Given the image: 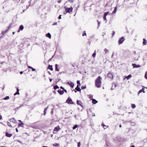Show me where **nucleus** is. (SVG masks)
<instances>
[{"instance_id": "nucleus-1", "label": "nucleus", "mask_w": 147, "mask_h": 147, "mask_svg": "<svg viewBox=\"0 0 147 147\" xmlns=\"http://www.w3.org/2000/svg\"><path fill=\"white\" fill-rule=\"evenodd\" d=\"M101 80L102 78L100 76H98L95 82V85L97 87H100L102 83Z\"/></svg>"}, {"instance_id": "nucleus-2", "label": "nucleus", "mask_w": 147, "mask_h": 147, "mask_svg": "<svg viewBox=\"0 0 147 147\" xmlns=\"http://www.w3.org/2000/svg\"><path fill=\"white\" fill-rule=\"evenodd\" d=\"M107 78L109 80H111L113 79V75L111 73H109L107 75Z\"/></svg>"}, {"instance_id": "nucleus-3", "label": "nucleus", "mask_w": 147, "mask_h": 147, "mask_svg": "<svg viewBox=\"0 0 147 147\" xmlns=\"http://www.w3.org/2000/svg\"><path fill=\"white\" fill-rule=\"evenodd\" d=\"M65 10L67 12L70 13L73 10V8L71 7L70 8L66 7H65Z\"/></svg>"}, {"instance_id": "nucleus-4", "label": "nucleus", "mask_w": 147, "mask_h": 147, "mask_svg": "<svg viewBox=\"0 0 147 147\" xmlns=\"http://www.w3.org/2000/svg\"><path fill=\"white\" fill-rule=\"evenodd\" d=\"M66 102L68 104H73L74 102H73L72 100L70 97H68L67 100H66Z\"/></svg>"}, {"instance_id": "nucleus-5", "label": "nucleus", "mask_w": 147, "mask_h": 147, "mask_svg": "<svg viewBox=\"0 0 147 147\" xmlns=\"http://www.w3.org/2000/svg\"><path fill=\"white\" fill-rule=\"evenodd\" d=\"M125 40V39L124 38L123 36L120 38L119 39L118 42L119 44L120 45Z\"/></svg>"}, {"instance_id": "nucleus-6", "label": "nucleus", "mask_w": 147, "mask_h": 147, "mask_svg": "<svg viewBox=\"0 0 147 147\" xmlns=\"http://www.w3.org/2000/svg\"><path fill=\"white\" fill-rule=\"evenodd\" d=\"M8 31L7 30L3 31L0 34V35H1V36L0 37V38H2L4 35H5L6 34V33Z\"/></svg>"}, {"instance_id": "nucleus-7", "label": "nucleus", "mask_w": 147, "mask_h": 147, "mask_svg": "<svg viewBox=\"0 0 147 147\" xmlns=\"http://www.w3.org/2000/svg\"><path fill=\"white\" fill-rule=\"evenodd\" d=\"M60 127L59 126H58L56 127H55L54 130H53V131H57L59 130L60 129ZM53 134H55V133H54V132H53Z\"/></svg>"}, {"instance_id": "nucleus-8", "label": "nucleus", "mask_w": 147, "mask_h": 147, "mask_svg": "<svg viewBox=\"0 0 147 147\" xmlns=\"http://www.w3.org/2000/svg\"><path fill=\"white\" fill-rule=\"evenodd\" d=\"M24 27L22 25H20V26L19 29H18V31H17L18 32H19L20 31V30H23V29H24Z\"/></svg>"}, {"instance_id": "nucleus-9", "label": "nucleus", "mask_w": 147, "mask_h": 147, "mask_svg": "<svg viewBox=\"0 0 147 147\" xmlns=\"http://www.w3.org/2000/svg\"><path fill=\"white\" fill-rule=\"evenodd\" d=\"M59 65L56 64L55 65V69L56 71H59Z\"/></svg>"}, {"instance_id": "nucleus-10", "label": "nucleus", "mask_w": 147, "mask_h": 147, "mask_svg": "<svg viewBox=\"0 0 147 147\" xmlns=\"http://www.w3.org/2000/svg\"><path fill=\"white\" fill-rule=\"evenodd\" d=\"M9 121L11 122L15 123L16 122V120L14 118H12L10 119Z\"/></svg>"}, {"instance_id": "nucleus-11", "label": "nucleus", "mask_w": 147, "mask_h": 147, "mask_svg": "<svg viewBox=\"0 0 147 147\" xmlns=\"http://www.w3.org/2000/svg\"><path fill=\"white\" fill-rule=\"evenodd\" d=\"M132 65L134 68H138L140 67L139 65H137L136 64H133Z\"/></svg>"}, {"instance_id": "nucleus-12", "label": "nucleus", "mask_w": 147, "mask_h": 147, "mask_svg": "<svg viewBox=\"0 0 147 147\" xmlns=\"http://www.w3.org/2000/svg\"><path fill=\"white\" fill-rule=\"evenodd\" d=\"M5 135L7 137H10L12 135V134H9L8 132H6L5 134Z\"/></svg>"}, {"instance_id": "nucleus-13", "label": "nucleus", "mask_w": 147, "mask_h": 147, "mask_svg": "<svg viewBox=\"0 0 147 147\" xmlns=\"http://www.w3.org/2000/svg\"><path fill=\"white\" fill-rule=\"evenodd\" d=\"M147 42L146 40L144 39H143V44L144 45H146L147 44Z\"/></svg>"}, {"instance_id": "nucleus-14", "label": "nucleus", "mask_w": 147, "mask_h": 147, "mask_svg": "<svg viewBox=\"0 0 147 147\" xmlns=\"http://www.w3.org/2000/svg\"><path fill=\"white\" fill-rule=\"evenodd\" d=\"M48 68L49 69H50L51 71L53 70V69L52 67V65H49L48 66Z\"/></svg>"}, {"instance_id": "nucleus-15", "label": "nucleus", "mask_w": 147, "mask_h": 147, "mask_svg": "<svg viewBox=\"0 0 147 147\" xmlns=\"http://www.w3.org/2000/svg\"><path fill=\"white\" fill-rule=\"evenodd\" d=\"M79 85H78L77 87L75 89L77 90V91H80L81 90V89L79 87Z\"/></svg>"}, {"instance_id": "nucleus-16", "label": "nucleus", "mask_w": 147, "mask_h": 147, "mask_svg": "<svg viewBox=\"0 0 147 147\" xmlns=\"http://www.w3.org/2000/svg\"><path fill=\"white\" fill-rule=\"evenodd\" d=\"M24 126V123L22 122H20V123H19L18 124V126L19 127H23Z\"/></svg>"}, {"instance_id": "nucleus-17", "label": "nucleus", "mask_w": 147, "mask_h": 147, "mask_svg": "<svg viewBox=\"0 0 147 147\" xmlns=\"http://www.w3.org/2000/svg\"><path fill=\"white\" fill-rule=\"evenodd\" d=\"M46 37H49L50 39L51 38V35L49 33H48L46 34Z\"/></svg>"}, {"instance_id": "nucleus-18", "label": "nucleus", "mask_w": 147, "mask_h": 147, "mask_svg": "<svg viewBox=\"0 0 147 147\" xmlns=\"http://www.w3.org/2000/svg\"><path fill=\"white\" fill-rule=\"evenodd\" d=\"M67 83L69 85V86L71 87H73L74 86V84L71 82H67Z\"/></svg>"}, {"instance_id": "nucleus-19", "label": "nucleus", "mask_w": 147, "mask_h": 147, "mask_svg": "<svg viewBox=\"0 0 147 147\" xmlns=\"http://www.w3.org/2000/svg\"><path fill=\"white\" fill-rule=\"evenodd\" d=\"M102 125L103 126L104 129L107 128L108 126L105 125L103 123H102Z\"/></svg>"}, {"instance_id": "nucleus-20", "label": "nucleus", "mask_w": 147, "mask_h": 147, "mask_svg": "<svg viewBox=\"0 0 147 147\" xmlns=\"http://www.w3.org/2000/svg\"><path fill=\"white\" fill-rule=\"evenodd\" d=\"M98 102V101H96V100L93 99L92 100V102L93 104H95Z\"/></svg>"}, {"instance_id": "nucleus-21", "label": "nucleus", "mask_w": 147, "mask_h": 147, "mask_svg": "<svg viewBox=\"0 0 147 147\" xmlns=\"http://www.w3.org/2000/svg\"><path fill=\"white\" fill-rule=\"evenodd\" d=\"M12 25V24L11 23L9 24L8 27L7 29V30L8 31L11 28Z\"/></svg>"}, {"instance_id": "nucleus-22", "label": "nucleus", "mask_w": 147, "mask_h": 147, "mask_svg": "<svg viewBox=\"0 0 147 147\" xmlns=\"http://www.w3.org/2000/svg\"><path fill=\"white\" fill-rule=\"evenodd\" d=\"M117 7H115L113 11V12H112L114 14V13H116V12L117 11Z\"/></svg>"}, {"instance_id": "nucleus-23", "label": "nucleus", "mask_w": 147, "mask_h": 147, "mask_svg": "<svg viewBox=\"0 0 147 147\" xmlns=\"http://www.w3.org/2000/svg\"><path fill=\"white\" fill-rule=\"evenodd\" d=\"M77 103L78 105L81 106V104H82V103L81 101L78 100L77 102Z\"/></svg>"}, {"instance_id": "nucleus-24", "label": "nucleus", "mask_w": 147, "mask_h": 147, "mask_svg": "<svg viewBox=\"0 0 147 147\" xmlns=\"http://www.w3.org/2000/svg\"><path fill=\"white\" fill-rule=\"evenodd\" d=\"M48 107H47L46 108H45L44 110V115H45L46 114V111H47V108Z\"/></svg>"}, {"instance_id": "nucleus-25", "label": "nucleus", "mask_w": 147, "mask_h": 147, "mask_svg": "<svg viewBox=\"0 0 147 147\" xmlns=\"http://www.w3.org/2000/svg\"><path fill=\"white\" fill-rule=\"evenodd\" d=\"M59 145V144L55 143L53 144V145L54 146H58Z\"/></svg>"}, {"instance_id": "nucleus-26", "label": "nucleus", "mask_w": 147, "mask_h": 147, "mask_svg": "<svg viewBox=\"0 0 147 147\" xmlns=\"http://www.w3.org/2000/svg\"><path fill=\"white\" fill-rule=\"evenodd\" d=\"M131 77V76L129 74L128 76L126 77V78L127 79V80H128L129 78H130Z\"/></svg>"}, {"instance_id": "nucleus-27", "label": "nucleus", "mask_w": 147, "mask_h": 147, "mask_svg": "<svg viewBox=\"0 0 147 147\" xmlns=\"http://www.w3.org/2000/svg\"><path fill=\"white\" fill-rule=\"evenodd\" d=\"M53 88H54V90H55V89H56L57 88H59V87L55 85V86H54Z\"/></svg>"}, {"instance_id": "nucleus-28", "label": "nucleus", "mask_w": 147, "mask_h": 147, "mask_svg": "<svg viewBox=\"0 0 147 147\" xmlns=\"http://www.w3.org/2000/svg\"><path fill=\"white\" fill-rule=\"evenodd\" d=\"M131 107L133 109H134L136 108V106L134 104H132Z\"/></svg>"}, {"instance_id": "nucleus-29", "label": "nucleus", "mask_w": 147, "mask_h": 147, "mask_svg": "<svg viewBox=\"0 0 147 147\" xmlns=\"http://www.w3.org/2000/svg\"><path fill=\"white\" fill-rule=\"evenodd\" d=\"M145 89H147V88H146L144 87H143L142 89V91H143L142 92H145L144 90Z\"/></svg>"}, {"instance_id": "nucleus-30", "label": "nucleus", "mask_w": 147, "mask_h": 147, "mask_svg": "<svg viewBox=\"0 0 147 147\" xmlns=\"http://www.w3.org/2000/svg\"><path fill=\"white\" fill-rule=\"evenodd\" d=\"M104 51L105 52V54L109 52V50L106 49H104Z\"/></svg>"}, {"instance_id": "nucleus-31", "label": "nucleus", "mask_w": 147, "mask_h": 147, "mask_svg": "<svg viewBox=\"0 0 147 147\" xmlns=\"http://www.w3.org/2000/svg\"><path fill=\"white\" fill-rule=\"evenodd\" d=\"M9 96H6L3 98L4 100H6L9 99Z\"/></svg>"}, {"instance_id": "nucleus-32", "label": "nucleus", "mask_w": 147, "mask_h": 147, "mask_svg": "<svg viewBox=\"0 0 147 147\" xmlns=\"http://www.w3.org/2000/svg\"><path fill=\"white\" fill-rule=\"evenodd\" d=\"M96 55V51H95L94 53L92 54V57H95Z\"/></svg>"}, {"instance_id": "nucleus-33", "label": "nucleus", "mask_w": 147, "mask_h": 147, "mask_svg": "<svg viewBox=\"0 0 147 147\" xmlns=\"http://www.w3.org/2000/svg\"><path fill=\"white\" fill-rule=\"evenodd\" d=\"M78 127V126L77 125H75L73 127V129H76Z\"/></svg>"}, {"instance_id": "nucleus-34", "label": "nucleus", "mask_w": 147, "mask_h": 147, "mask_svg": "<svg viewBox=\"0 0 147 147\" xmlns=\"http://www.w3.org/2000/svg\"><path fill=\"white\" fill-rule=\"evenodd\" d=\"M86 35V31H84L83 32V33H82V36H84Z\"/></svg>"}, {"instance_id": "nucleus-35", "label": "nucleus", "mask_w": 147, "mask_h": 147, "mask_svg": "<svg viewBox=\"0 0 147 147\" xmlns=\"http://www.w3.org/2000/svg\"><path fill=\"white\" fill-rule=\"evenodd\" d=\"M7 125L8 126H10L11 127H12L10 123L9 122H7Z\"/></svg>"}, {"instance_id": "nucleus-36", "label": "nucleus", "mask_w": 147, "mask_h": 147, "mask_svg": "<svg viewBox=\"0 0 147 147\" xmlns=\"http://www.w3.org/2000/svg\"><path fill=\"white\" fill-rule=\"evenodd\" d=\"M145 78L147 80V71L146 72L144 76Z\"/></svg>"}, {"instance_id": "nucleus-37", "label": "nucleus", "mask_w": 147, "mask_h": 147, "mask_svg": "<svg viewBox=\"0 0 147 147\" xmlns=\"http://www.w3.org/2000/svg\"><path fill=\"white\" fill-rule=\"evenodd\" d=\"M86 87L85 86H82L81 88V89H84L85 88H86Z\"/></svg>"}, {"instance_id": "nucleus-38", "label": "nucleus", "mask_w": 147, "mask_h": 147, "mask_svg": "<svg viewBox=\"0 0 147 147\" xmlns=\"http://www.w3.org/2000/svg\"><path fill=\"white\" fill-rule=\"evenodd\" d=\"M68 1L70 3H72L74 2V0H68Z\"/></svg>"}, {"instance_id": "nucleus-39", "label": "nucleus", "mask_w": 147, "mask_h": 147, "mask_svg": "<svg viewBox=\"0 0 147 147\" xmlns=\"http://www.w3.org/2000/svg\"><path fill=\"white\" fill-rule=\"evenodd\" d=\"M108 13H109V12H105L104 13V16H106L107 15Z\"/></svg>"}, {"instance_id": "nucleus-40", "label": "nucleus", "mask_w": 147, "mask_h": 147, "mask_svg": "<svg viewBox=\"0 0 147 147\" xmlns=\"http://www.w3.org/2000/svg\"><path fill=\"white\" fill-rule=\"evenodd\" d=\"M77 84L79 85H80V81L79 80H78L77 82Z\"/></svg>"}, {"instance_id": "nucleus-41", "label": "nucleus", "mask_w": 147, "mask_h": 147, "mask_svg": "<svg viewBox=\"0 0 147 147\" xmlns=\"http://www.w3.org/2000/svg\"><path fill=\"white\" fill-rule=\"evenodd\" d=\"M80 142H79L78 143V147H80Z\"/></svg>"}, {"instance_id": "nucleus-42", "label": "nucleus", "mask_w": 147, "mask_h": 147, "mask_svg": "<svg viewBox=\"0 0 147 147\" xmlns=\"http://www.w3.org/2000/svg\"><path fill=\"white\" fill-rule=\"evenodd\" d=\"M16 94H19V92H15V93L14 94V95H16Z\"/></svg>"}, {"instance_id": "nucleus-43", "label": "nucleus", "mask_w": 147, "mask_h": 147, "mask_svg": "<svg viewBox=\"0 0 147 147\" xmlns=\"http://www.w3.org/2000/svg\"><path fill=\"white\" fill-rule=\"evenodd\" d=\"M115 34V32L114 31H113L112 33V36H113Z\"/></svg>"}, {"instance_id": "nucleus-44", "label": "nucleus", "mask_w": 147, "mask_h": 147, "mask_svg": "<svg viewBox=\"0 0 147 147\" xmlns=\"http://www.w3.org/2000/svg\"><path fill=\"white\" fill-rule=\"evenodd\" d=\"M106 16H104V17H103V19L105 20H106Z\"/></svg>"}, {"instance_id": "nucleus-45", "label": "nucleus", "mask_w": 147, "mask_h": 147, "mask_svg": "<svg viewBox=\"0 0 147 147\" xmlns=\"http://www.w3.org/2000/svg\"><path fill=\"white\" fill-rule=\"evenodd\" d=\"M61 15H60L59 16L58 18L59 19H61Z\"/></svg>"}, {"instance_id": "nucleus-46", "label": "nucleus", "mask_w": 147, "mask_h": 147, "mask_svg": "<svg viewBox=\"0 0 147 147\" xmlns=\"http://www.w3.org/2000/svg\"><path fill=\"white\" fill-rule=\"evenodd\" d=\"M61 2V0H58V2L59 3H60Z\"/></svg>"}, {"instance_id": "nucleus-47", "label": "nucleus", "mask_w": 147, "mask_h": 147, "mask_svg": "<svg viewBox=\"0 0 147 147\" xmlns=\"http://www.w3.org/2000/svg\"><path fill=\"white\" fill-rule=\"evenodd\" d=\"M57 92H63V90H59Z\"/></svg>"}, {"instance_id": "nucleus-48", "label": "nucleus", "mask_w": 147, "mask_h": 147, "mask_svg": "<svg viewBox=\"0 0 147 147\" xmlns=\"http://www.w3.org/2000/svg\"><path fill=\"white\" fill-rule=\"evenodd\" d=\"M2 118V116L1 115H0V120Z\"/></svg>"}, {"instance_id": "nucleus-49", "label": "nucleus", "mask_w": 147, "mask_h": 147, "mask_svg": "<svg viewBox=\"0 0 147 147\" xmlns=\"http://www.w3.org/2000/svg\"><path fill=\"white\" fill-rule=\"evenodd\" d=\"M92 115L93 116H95V114L94 113H92Z\"/></svg>"}, {"instance_id": "nucleus-50", "label": "nucleus", "mask_w": 147, "mask_h": 147, "mask_svg": "<svg viewBox=\"0 0 147 147\" xmlns=\"http://www.w3.org/2000/svg\"><path fill=\"white\" fill-rule=\"evenodd\" d=\"M32 69V71H35V69H34L32 67V68H31Z\"/></svg>"}, {"instance_id": "nucleus-51", "label": "nucleus", "mask_w": 147, "mask_h": 147, "mask_svg": "<svg viewBox=\"0 0 147 147\" xmlns=\"http://www.w3.org/2000/svg\"><path fill=\"white\" fill-rule=\"evenodd\" d=\"M28 68H31V69L32 68V67H30V66H28Z\"/></svg>"}, {"instance_id": "nucleus-52", "label": "nucleus", "mask_w": 147, "mask_h": 147, "mask_svg": "<svg viewBox=\"0 0 147 147\" xmlns=\"http://www.w3.org/2000/svg\"><path fill=\"white\" fill-rule=\"evenodd\" d=\"M57 23H54V24H53V25H57Z\"/></svg>"}, {"instance_id": "nucleus-53", "label": "nucleus", "mask_w": 147, "mask_h": 147, "mask_svg": "<svg viewBox=\"0 0 147 147\" xmlns=\"http://www.w3.org/2000/svg\"><path fill=\"white\" fill-rule=\"evenodd\" d=\"M59 93H60V95L64 93V92H59Z\"/></svg>"}, {"instance_id": "nucleus-54", "label": "nucleus", "mask_w": 147, "mask_h": 147, "mask_svg": "<svg viewBox=\"0 0 147 147\" xmlns=\"http://www.w3.org/2000/svg\"><path fill=\"white\" fill-rule=\"evenodd\" d=\"M17 91L16 92H19V89L18 88L17 89Z\"/></svg>"}, {"instance_id": "nucleus-55", "label": "nucleus", "mask_w": 147, "mask_h": 147, "mask_svg": "<svg viewBox=\"0 0 147 147\" xmlns=\"http://www.w3.org/2000/svg\"><path fill=\"white\" fill-rule=\"evenodd\" d=\"M143 92V91H142V89H141V90H140L139 91V92Z\"/></svg>"}, {"instance_id": "nucleus-56", "label": "nucleus", "mask_w": 147, "mask_h": 147, "mask_svg": "<svg viewBox=\"0 0 147 147\" xmlns=\"http://www.w3.org/2000/svg\"><path fill=\"white\" fill-rule=\"evenodd\" d=\"M23 73V72L22 71H20V74H22Z\"/></svg>"}, {"instance_id": "nucleus-57", "label": "nucleus", "mask_w": 147, "mask_h": 147, "mask_svg": "<svg viewBox=\"0 0 147 147\" xmlns=\"http://www.w3.org/2000/svg\"><path fill=\"white\" fill-rule=\"evenodd\" d=\"M16 131L17 132H18V129L17 128H16Z\"/></svg>"}, {"instance_id": "nucleus-58", "label": "nucleus", "mask_w": 147, "mask_h": 147, "mask_svg": "<svg viewBox=\"0 0 147 147\" xmlns=\"http://www.w3.org/2000/svg\"><path fill=\"white\" fill-rule=\"evenodd\" d=\"M98 26H99L100 23L98 21Z\"/></svg>"}, {"instance_id": "nucleus-59", "label": "nucleus", "mask_w": 147, "mask_h": 147, "mask_svg": "<svg viewBox=\"0 0 147 147\" xmlns=\"http://www.w3.org/2000/svg\"><path fill=\"white\" fill-rule=\"evenodd\" d=\"M63 90L65 91V92H67V91L66 90L64 89H63Z\"/></svg>"}, {"instance_id": "nucleus-60", "label": "nucleus", "mask_w": 147, "mask_h": 147, "mask_svg": "<svg viewBox=\"0 0 147 147\" xmlns=\"http://www.w3.org/2000/svg\"><path fill=\"white\" fill-rule=\"evenodd\" d=\"M15 32H13L12 33V34H14L15 33Z\"/></svg>"}, {"instance_id": "nucleus-61", "label": "nucleus", "mask_w": 147, "mask_h": 147, "mask_svg": "<svg viewBox=\"0 0 147 147\" xmlns=\"http://www.w3.org/2000/svg\"><path fill=\"white\" fill-rule=\"evenodd\" d=\"M131 147H135L134 145H132Z\"/></svg>"}, {"instance_id": "nucleus-62", "label": "nucleus", "mask_w": 147, "mask_h": 147, "mask_svg": "<svg viewBox=\"0 0 147 147\" xmlns=\"http://www.w3.org/2000/svg\"><path fill=\"white\" fill-rule=\"evenodd\" d=\"M50 81L51 82V81H52V79H50Z\"/></svg>"}, {"instance_id": "nucleus-63", "label": "nucleus", "mask_w": 147, "mask_h": 147, "mask_svg": "<svg viewBox=\"0 0 147 147\" xmlns=\"http://www.w3.org/2000/svg\"><path fill=\"white\" fill-rule=\"evenodd\" d=\"M60 88H61V89H63V87H62V86H61V87H60Z\"/></svg>"}, {"instance_id": "nucleus-64", "label": "nucleus", "mask_w": 147, "mask_h": 147, "mask_svg": "<svg viewBox=\"0 0 147 147\" xmlns=\"http://www.w3.org/2000/svg\"><path fill=\"white\" fill-rule=\"evenodd\" d=\"M42 147H47V146H43Z\"/></svg>"}]
</instances>
